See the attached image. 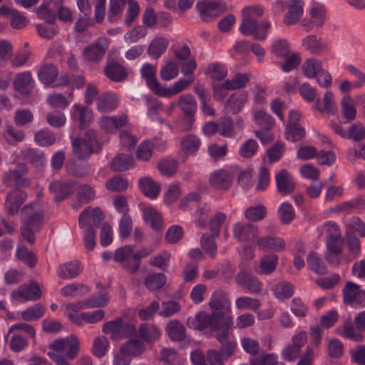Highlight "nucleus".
Instances as JSON below:
<instances>
[{
  "instance_id": "nucleus-1",
  "label": "nucleus",
  "mask_w": 365,
  "mask_h": 365,
  "mask_svg": "<svg viewBox=\"0 0 365 365\" xmlns=\"http://www.w3.org/2000/svg\"><path fill=\"white\" fill-rule=\"evenodd\" d=\"M232 324V317H225L223 312L210 314L200 312L195 316L188 317L187 320V324L190 329L200 331L210 329L212 331H218L215 337L222 344L218 351L225 359L234 354L237 346L236 342L228 340Z\"/></svg>"
},
{
  "instance_id": "nucleus-2",
  "label": "nucleus",
  "mask_w": 365,
  "mask_h": 365,
  "mask_svg": "<svg viewBox=\"0 0 365 365\" xmlns=\"http://www.w3.org/2000/svg\"><path fill=\"white\" fill-rule=\"evenodd\" d=\"M268 21H262L259 24L248 15H244L240 26V32L245 35H252L256 41H264L267 36V31L270 29Z\"/></svg>"
},
{
  "instance_id": "nucleus-3",
  "label": "nucleus",
  "mask_w": 365,
  "mask_h": 365,
  "mask_svg": "<svg viewBox=\"0 0 365 365\" xmlns=\"http://www.w3.org/2000/svg\"><path fill=\"white\" fill-rule=\"evenodd\" d=\"M73 153L78 158L89 157L95 152L98 145L96 133L93 130H88L83 138H71Z\"/></svg>"
},
{
  "instance_id": "nucleus-4",
  "label": "nucleus",
  "mask_w": 365,
  "mask_h": 365,
  "mask_svg": "<svg viewBox=\"0 0 365 365\" xmlns=\"http://www.w3.org/2000/svg\"><path fill=\"white\" fill-rule=\"evenodd\" d=\"M105 334H110L113 340H119L131 336L135 331V327L130 323H123L121 317L106 322L102 327Z\"/></svg>"
},
{
  "instance_id": "nucleus-5",
  "label": "nucleus",
  "mask_w": 365,
  "mask_h": 365,
  "mask_svg": "<svg viewBox=\"0 0 365 365\" xmlns=\"http://www.w3.org/2000/svg\"><path fill=\"white\" fill-rule=\"evenodd\" d=\"M44 213L43 209L37 204L26 205L21 209V220L22 224L41 230L43 226Z\"/></svg>"
},
{
  "instance_id": "nucleus-6",
  "label": "nucleus",
  "mask_w": 365,
  "mask_h": 365,
  "mask_svg": "<svg viewBox=\"0 0 365 365\" xmlns=\"http://www.w3.org/2000/svg\"><path fill=\"white\" fill-rule=\"evenodd\" d=\"M42 296L38 284L31 280L29 284H23L11 293V298L19 302L36 301Z\"/></svg>"
},
{
  "instance_id": "nucleus-7",
  "label": "nucleus",
  "mask_w": 365,
  "mask_h": 365,
  "mask_svg": "<svg viewBox=\"0 0 365 365\" xmlns=\"http://www.w3.org/2000/svg\"><path fill=\"white\" fill-rule=\"evenodd\" d=\"M27 173V165L24 163H19L14 170H10L4 174L3 182L8 187H11L14 184L18 188L29 187L30 180L25 177Z\"/></svg>"
},
{
  "instance_id": "nucleus-8",
  "label": "nucleus",
  "mask_w": 365,
  "mask_h": 365,
  "mask_svg": "<svg viewBox=\"0 0 365 365\" xmlns=\"http://www.w3.org/2000/svg\"><path fill=\"white\" fill-rule=\"evenodd\" d=\"M50 348L58 352L66 351V356L69 359H74L80 349V342L77 336L71 334L66 338L56 339L49 345Z\"/></svg>"
},
{
  "instance_id": "nucleus-9",
  "label": "nucleus",
  "mask_w": 365,
  "mask_h": 365,
  "mask_svg": "<svg viewBox=\"0 0 365 365\" xmlns=\"http://www.w3.org/2000/svg\"><path fill=\"white\" fill-rule=\"evenodd\" d=\"M197 9L200 12L201 19L204 21H210L225 11L226 4L220 1H202L197 4Z\"/></svg>"
},
{
  "instance_id": "nucleus-10",
  "label": "nucleus",
  "mask_w": 365,
  "mask_h": 365,
  "mask_svg": "<svg viewBox=\"0 0 365 365\" xmlns=\"http://www.w3.org/2000/svg\"><path fill=\"white\" fill-rule=\"evenodd\" d=\"M105 75L112 81L123 82L128 78L126 69L119 63L118 60L109 52L107 64L104 68Z\"/></svg>"
},
{
  "instance_id": "nucleus-11",
  "label": "nucleus",
  "mask_w": 365,
  "mask_h": 365,
  "mask_svg": "<svg viewBox=\"0 0 365 365\" xmlns=\"http://www.w3.org/2000/svg\"><path fill=\"white\" fill-rule=\"evenodd\" d=\"M76 182L73 180L55 181L50 184L49 190L55 195V202H61L68 198L75 191Z\"/></svg>"
},
{
  "instance_id": "nucleus-12",
  "label": "nucleus",
  "mask_w": 365,
  "mask_h": 365,
  "mask_svg": "<svg viewBox=\"0 0 365 365\" xmlns=\"http://www.w3.org/2000/svg\"><path fill=\"white\" fill-rule=\"evenodd\" d=\"M235 280L238 285L247 289L250 293L258 294L262 291V283L245 268H242L236 274Z\"/></svg>"
},
{
  "instance_id": "nucleus-13",
  "label": "nucleus",
  "mask_w": 365,
  "mask_h": 365,
  "mask_svg": "<svg viewBox=\"0 0 365 365\" xmlns=\"http://www.w3.org/2000/svg\"><path fill=\"white\" fill-rule=\"evenodd\" d=\"M343 295L344 303H356L361 307H365V290H361L357 284L347 282L343 289Z\"/></svg>"
},
{
  "instance_id": "nucleus-14",
  "label": "nucleus",
  "mask_w": 365,
  "mask_h": 365,
  "mask_svg": "<svg viewBox=\"0 0 365 365\" xmlns=\"http://www.w3.org/2000/svg\"><path fill=\"white\" fill-rule=\"evenodd\" d=\"M27 198L26 193L19 188L11 190L6 195L5 208L11 216L16 215Z\"/></svg>"
},
{
  "instance_id": "nucleus-15",
  "label": "nucleus",
  "mask_w": 365,
  "mask_h": 365,
  "mask_svg": "<svg viewBox=\"0 0 365 365\" xmlns=\"http://www.w3.org/2000/svg\"><path fill=\"white\" fill-rule=\"evenodd\" d=\"M155 73V66L149 63L143 65L140 69L141 76L145 79L148 87L153 93L160 96V94H163V93L165 91L164 90V87L161 86L158 81Z\"/></svg>"
},
{
  "instance_id": "nucleus-16",
  "label": "nucleus",
  "mask_w": 365,
  "mask_h": 365,
  "mask_svg": "<svg viewBox=\"0 0 365 365\" xmlns=\"http://www.w3.org/2000/svg\"><path fill=\"white\" fill-rule=\"evenodd\" d=\"M257 227L250 223H237L233 229L234 236L242 242L254 240L257 237Z\"/></svg>"
},
{
  "instance_id": "nucleus-17",
  "label": "nucleus",
  "mask_w": 365,
  "mask_h": 365,
  "mask_svg": "<svg viewBox=\"0 0 365 365\" xmlns=\"http://www.w3.org/2000/svg\"><path fill=\"white\" fill-rule=\"evenodd\" d=\"M14 88L23 96L31 94L34 87V81L29 71L18 73L13 82Z\"/></svg>"
},
{
  "instance_id": "nucleus-18",
  "label": "nucleus",
  "mask_w": 365,
  "mask_h": 365,
  "mask_svg": "<svg viewBox=\"0 0 365 365\" xmlns=\"http://www.w3.org/2000/svg\"><path fill=\"white\" fill-rule=\"evenodd\" d=\"M108 48V41L106 38H100L95 44L87 46L83 51L84 57L91 61H98L104 56Z\"/></svg>"
},
{
  "instance_id": "nucleus-19",
  "label": "nucleus",
  "mask_w": 365,
  "mask_h": 365,
  "mask_svg": "<svg viewBox=\"0 0 365 365\" xmlns=\"http://www.w3.org/2000/svg\"><path fill=\"white\" fill-rule=\"evenodd\" d=\"M303 0H288V11L284 18V23L290 26L297 23L303 16Z\"/></svg>"
},
{
  "instance_id": "nucleus-20",
  "label": "nucleus",
  "mask_w": 365,
  "mask_h": 365,
  "mask_svg": "<svg viewBox=\"0 0 365 365\" xmlns=\"http://www.w3.org/2000/svg\"><path fill=\"white\" fill-rule=\"evenodd\" d=\"M277 187L279 192L283 195L292 193L295 188V183L290 173L285 169L281 170L275 175Z\"/></svg>"
},
{
  "instance_id": "nucleus-21",
  "label": "nucleus",
  "mask_w": 365,
  "mask_h": 365,
  "mask_svg": "<svg viewBox=\"0 0 365 365\" xmlns=\"http://www.w3.org/2000/svg\"><path fill=\"white\" fill-rule=\"evenodd\" d=\"M209 305L213 310L211 314L223 312L225 317L228 316L225 314V312L230 309V302L225 292L222 290L215 291L210 299Z\"/></svg>"
},
{
  "instance_id": "nucleus-22",
  "label": "nucleus",
  "mask_w": 365,
  "mask_h": 365,
  "mask_svg": "<svg viewBox=\"0 0 365 365\" xmlns=\"http://www.w3.org/2000/svg\"><path fill=\"white\" fill-rule=\"evenodd\" d=\"M210 183L217 189L227 190L232 182V177L223 169L214 171L210 177Z\"/></svg>"
},
{
  "instance_id": "nucleus-23",
  "label": "nucleus",
  "mask_w": 365,
  "mask_h": 365,
  "mask_svg": "<svg viewBox=\"0 0 365 365\" xmlns=\"http://www.w3.org/2000/svg\"><path fill=\"white\" fill-rule=\"evenodd\" d=\"M258 247L263 250L281 252L285 248V242L280 237L264 236L257 241Z\"/></svg>"
},
{
  "instance_id": "nucleus-24",
  "label": "nucleus",
  "mask_w": 365,
  "mask_h": 365,
  "mask_svg": "<svg viewBox=\"0 0 365 365\" xmlns=\"http://www.w3.org/2000/svg\"><path fill=\"white\" fill-rule=\"evenodd\" d=\"M73 120L79 121L78 128L80 129L86 128L93 119V112L87 107L76 104L74 111L72 114Z\"/></svg>"
},
{
  "instance_id": "nucleus-25",
  "label": "nucleus",
  "mask_w": 365,
  "mask_h": 365,
  "mask_svg": "<svg viewBox=\"0 0 365 365\" xmlns=\"http://www.w3.org/2000/svg\"><path fill=\"white\" fill-rule=\"evenodd\" d=\"M22 157L36 168H41L46 162L44 153L37 148H29L23 150Z\"/></svg>"
},
{
  "instance_id": "nucleus-26",
  "label": "nucleus",
  "mask_w": 365,
  "mask_h": 365,
  "mask_svg": "<svg viewBox=\"0 0 365 365\" xmlns=\"http://www.w3.org/2000/svg\"><path fill=\"white\" fill-rule=\"evenodd\" d=\"M96 191L95 190L87 184H83L79 186L76 197L78 202L73 205L74 209L80 208L83 205L89 203L92 200L95 198Z\"/></svg>"
},
{
  "instance_id": "nucleus-27",
  "label": "nucleus",
  "mask_w": 365,
  "mask_h": 365,
  "mask_svg": "<svg viewBox=\"0 0 365 365\" xmlns=\"http://www.w3.org/2000/svg\"><path fill=\"white\" fill-rule=\"evenodd\" d=\"M126 116H104L100 120L101 128L106 132H113L114 130L125 125Z\"/></svg>"
},
{
  "instance_id": "nucleus-28",
  "label": "nucleus",
  "mask_w": 365,
  "mask_h": 365,
  "mask_svg": "<svg viewBox=\"0 0 365 365\" xmlns=\"http://www.w3.org/2000/svg\"><path fill=\"white\" fill-rule=\"evenodd\" d=\"M143 219L155 231H160L163 227V219L160 214L153 207H145L143 210Z\"/></svg>"
},
{
  "instance_id": "nucleus-29",
  "label": "nucleus",
  "mask_w": 365,
  "mask_h": 365,
  "mask_svg": "<svg viewBox=\"0 0 365 365\" xmlns=\"http://www.w3.org/2000/svg\"><path fill=\"white\" fill-rule=\"evenodd\" d=\"M145 350L143 343L138 339H130L124 343L120 351L127 356H138Z\"/></svg>"
},
{
  "instance_id": "nucleus-30",
  "label": "nucleus",
  "mask_w": 365,
  "mask_h": 365,
  "mask_svg": "<svg viewBox=\"0 0 365 365\" xmlns=\"http://www.w3.org/2000/svg\"><path fill=\"white\" fill-rule=\"evenodd\" d=\"M139 186L143 193L151 199L156 198L160 191V186L150 177L141 178Z\"/></svg>"
},
{
  "instance_id": "nucleus-31",
  "label": "nucleus",
  "mask_w": 365,
  "mask_h": 365,
  "mask_svg": "<svg viewBox=\"0 0 365 365\" xmlns=\"http://www.w3.org/2000/svg\"><path fill=\"white\" fill-rule=\"evenodd\" d=\"M201 144L200 139L193 134H188L181 139V148L186 155H194Z\"/></svg>"
},
{
  "instance_id": "nucleus-32",
  "label": "nucleus",
  "mask_w": 365,
  "mask_h": 365,
  "mask_svg": "<svg viewBox=\"0 0 365 365\" xmlns=\"http://www.w3.org/2000/svg\"><path fill=\"white\" fill-rule=\"evenodd\" d=\"M58 75L57 68L53 64H45L42 66L38 72L39 80L44 84H51L57 78Z\"/></svg>"
},
{
  "instance_id": "nucleus-33",
  "label": "nucleus",
  "mask_w": 365,
  "mask_h": 365,
  "mask_svg": "<svg viewBox=\"0 0 365 365\" xmlns=\"http://www.w3.org/2000/svg\"><path fill=\"white\" fill-rule=\"evenodd\" d=\"M167 277L163 273H153L148 274L144 280L145 287L150 291H157L165 286Z\"/></svg>"
},
{
  "instance_id": "nucleus-34",
  "label": "nucleus",
  "mask_w": 365,
  "mask_h": 365,
  "mask_svg": "<svg viewBox=\"0 0 365 365\" xmlns=\"http://www.w3.org/2000/svg\"><path fill=\"white\" fill-rule=\"evenodd\" d=\"M118 105V99L115 94L107 93L101 95L97 100L98 110L101 112H110L114 110Z\"/></svg>"
},
{
  "instance_id": "nucleus-35",
  "label": "nucleus",
  "mask_w": 365,
  "mask_h": 365,
  "mask_svg": "<svg viewBox=\"0 0 365 365\" xmlns=\"http://www.w3.org/2000/svg\"><path fill=\"white\" fill-rule=\"evenodd\" d=\"M170 339L173 341H180L185 338V329L178 320H172L166 327Z\"/></svg>"
},
{
  "instance_id": "nucleus-36",
  "label": "nucleus",
  "mask_w": 365,
  "mask_h": 365,
  "mask_svg": "<svg viewBox=\"0 0 365 365\" xmlns=\"http://www.w3.org/2000/svg\"><path fill=\"white\" fill-rule=\"evenodd\" d=\"M169 45L168 41L160 37L151 41L148 48V53L154 58H158L167 49Z\"/></svg>"
},
{
  "instance_id": "nucleus-37",
  "label": "nucleus",
  "mask_w": 365,
  "mask_h": 365,
  "mask_svg": "<svg viewBox=\"0 0 365 365\" xmlns=\"http://www.w3.org/2000/svg\"><path fill=\"white\" fill-rule=\"evenodd\" d=\"M178 106L185 115H195L197 110V103L192 95H182L178 98Z\"/></svg>"
},
{
  "instance_id": "nucleus-38",
  "label": "nucleus",
  "mask_w": 365,
  "mask_h": 365,
  "mask_svg": "<svg viewBox=\"0 0 365 365\" xmlns=\"http://www.w3.org/2000/svg\"><path fill=\"white\" fill-rule=\"evenodd\" d=\"M278 263V257L274 254H269L263 256L259 261L260 274H269L273 272Z\"/></svg>"
},
{
  "instance_id": "nucleus-39",
  "label": "nucleus",
  "mask_w": 365,
  "mask_h": 365,
  "mask_svg": "<svg viewBox=\"0 0 365 365\" xmlns=\"http://www.w3.org/2000/svg\"><path fill=\"white\" fill-rule=\"evenodd\" d=\"M125 4V0H110L108 19L110 22L116 21L120 18Z\"/></svg>"
},
{
  "instance_id": "nucleus-40",
  "label": "nucleus",
  "mask_w": 365,
  "mask_h": 365,
  "mask_svg": "<svg viewBox=\"0 0 365 365\" xmlns=\"http://www.w3.org/2000/svg\"><path fill=\"white\" fill-rule=\"evenodd\" d=\"M133 164V158L130 155L119 154L113 158L110 168L113 171L122 172L129 169Z\"/></svg>"
},
{
  "instance_id": "nucleus-41",
  "label": "nucleus",
  "mask_w": 365,
  "mask_h": 365,
  "mask_svg": "<svg viewBox=\"0 0 365 365\" xmlns=\"http://www.w3.org/2000/svg\"><path fill=\"white\" fill-rule=\"evenodd\" d=\"M81 273L80 264L77 262L65 263L60 266L58 276L62 279H70L77 277Z\"/></svg>"
},
{
  "instance_id": "nucleus-42",
  "label": "nucleus",
  "mask_w": 365,
  "mask_h": 365,
  "mask_svg": "<svg viewBox=\"0 0 365 365\" xmlns=\"http://www.w3.org/2000/svg\"><path fill=\"white\" fill-rule=\"evenodd\" d=\"M138 334L141 339L148 342H151L160 336V331L155 326L150 324H143L138 329Z\"/></svg>"
},
{
  "instance_id": "nucleus-43",
  "label": "nucleus",
  "mask_w": 365,
  "mask_h": 365,
  "mask_svg": "<svg viewBox=\"0 0 365 365\" xmlns=\"http://www.w3.org/2000/svg\"><path fill=\"white\" fill-rule=\"evenodd\" d=\"M254 120L262 130H270L274 125V118L262 110L255 113Z\"/></svg>"
},
{
  "instance_id": "nucleus-44",
  "label": "nucleus",
  "mask_w": 365,
  "mask_h": 365,
  "mask_svg": "<svg viewBox=\"0 0 365 365\" xmlns=\"http://www.w3.org/2000/svg\"><path fill=\"white\" fill-rule=\"evenodd\" d=\"M307 264L309 267L316 274H325L327 272L325 264L314 252L309 253L307 256Z\"/></svg>"
},
{
  "instance_id": "nucleus-45",
  "label": "nucleus",
  "mask_w": 365,
  "mask_h": 365,
  "mask_svg": "<svg viewBox=\"0 0 365 365\" xmlns=\"http://www.w3.org/2000/svg\"><path fill=\"white\" fill-rule=\"evenodd\" d=\"M44 306L41 303H37L22 312L21 318L27 322L36 321L40 319L44 314Z\"/></svg>"
},
{
  "instance_id": "nucleus-46",
  "label": "nucleus",
  "mask_w": 365,
  "mask_h": 365,
  "mask_svg": "<svg viewBox=\"0 0 365 365\" xmlns=\"http://www.w3.org/2000/svg\"><path fill=\"white\" fill-rule=\"evenodd\" d=\"M322 68V62L314 58L307 59L302 67L303 73L308 78H315Z\"/></svg>"
},
{
  "instance_id": "nucleus-47",
  "label": "nucleus",
  "mask_w": 365,
  "mask_h": 365,
  "mask_svg": "<svg viewBox=\"0 0 365 365\" xmlns=\"http://www.w3.org/2000/svg\"><path fill=\"white\" fill-rule=\"evenodd\" d=\"M341 111L346 118L345 123L351 122L356 118V110L349 96H346L343 98L341 101Z\"/></svg>"
},
{
  "instance_id": "nucleus-48",
  "label": "nucleus",
  "mask_w": 365,
  "mask_h": 365,
  "mask_svg": "<svg viewBox=\"0 0 365 365\" xmlns=\"http://www.w3.org/2000/svg\"><path fill=\"white\" fill-rule=\"evenodd\" d=\"M250 78V73H236L230 81H225V86L229 89L236 90L245 87Z\"/></svg>"
},
{
  "instance_id": "nucleus-49",
  "label": "nucleus",
  "mask_w": 365,
  "mask_h": 365,
  "mask_svg": "<svg viewBox=\"0 0 365 365\" xmlns=\"http://www.w3.org/2000/svg\"><path fill=\"white\" fill-rule=\"evenodd\" d=\"M303 46L307 50L314 54L321 53L325 48L322 42L317 39L316 36L310 35L307 36L302 41Z\"/></svg>"
},
{
  "instance_id": "nucleus-50",
  "label": "nucleus",
  "mask_w": 365,
  "mask_h": 365,
  "mask_svg": "<svg viewBox=\"0 0 365 365\" xmlns=\"http://www.w3.org/2000/svg\"><path fill=\"white\" fill-rule=\"evenodd\" d=\"M344 240L340 234H329L327 240L329 252L339 255L342 252Z\"/></svg>"
},
{
  "instance_id": "nucleus-51",
  "label": "nucleus",
  "mask_w": 365,
  "mask_h": 365,
  "mask_svg": "<svg viewBox=\"0 0 365 365\" xmlns=\"http://www.w3.org/2000/svg\"><path fill=\"white\" fill-rule=\"evenodd\" d=\"M306 131L304 128L300 125H287L285 131V138L291 142H297L303 139Z\"/></svg>"
},
{
  "instance_id": "nucleus-52",
  "label": "nucleus",
  "mask_w": 365,
  "mask_h": 365,
  "mask_svg": "<svg viewBox=\"0 0 365 365\" xmlns=\"http://www.w3.org/2000/svg\"><path fill=\"white\" fill-rule=\"evenodd\" d=\"M215 235H208L205 234L202 236L200 240V245L202 248L206 252V253L211 257H215L217 252V244L215 242Z\"/></svg>"
},
{
  "instance_id": "nucleus-53",
  "label": "nucleus",
  "mask_w": 365,
  "mask_h": 365,
  "mask_svg": "<svg viewBox=\"0 0 365 365\" xmlns=\"http://www.w3.org/2000/svg\"><path fill=\"white\" fill-rule=\"evenodd\" d=\"M194 81L195 77H190L187 79H180L177 81L173 87L169 88H164V90L165 91L163 93L164 94H160V96H170L177 94L192 83Z\"/></svg>"
},
{
  "instance_id": "nucleus-54",
  "label": "nucleus",
  "mask_w": 365,
  "mask_h": 365,
  "mask_svg": "<svg viewBox=\"0 0 365 365\" xmlns=\"http://www.w3.org/2000/svg\"><path fill=\"white\" fill-rule=\"evenodd\" d=\"M271 52L279 57L285 58L289 53V43L286 39L274 40L271 45Z\"/></svg>"
},
{
  "instance_id": "nucleus-55",
  "label": "nucleus",
  "mask_w": 365,
  "mask_h": 365,
  "mask_svg": "<svg viewBox=\"0 0 365 365\" xmlns=\"http://www.w3.org/2000/svg\"><path fill=\"white\" fill-rule=\"evenodd\" d=\"M235 304L239 309H251L257 311L261 306L259 300L249 297H240L236 299Z\"/></svg>"
},
{
  "instance_id": "nucleus-56",
  "label": "nucleus",
  "mask_w": 365,
  "mask_h": 365,
  "mask_svg": "<svg viewBox=\"0 0 365 365\" xmlns=\"http://www.w3.org/2000/svg\"><path fill=\"white\" fill-rule=\"evenodd\" d=\"M38 34L43 38L52 39L58 34V28L54 23H44L36 26Z\"/></svg>"
},
{
  "instance_id": "nucleus-57",
  "label": "nucleus",
  "mask_w": 365,
  "mask_h": 365,
  "mask_svg": "<svg viewBox=\"0 0 365 365\" xmlns=\"http://www.w3.org/2000/svg\"><path fill=\"white\" fill-rule=\"evenodd\" d=\"M154 145L149 140L142 142L137 148L136 158L142 161H148L152 156Z\"/></svg>"
},
{
  "instance_id": "nucleus-58",
  "label": "nucleus",
  "mask_w": 365,
  "mask_h": 365,
  "mask_svg": "<svg viewBox=\"0 0 365 365\" xmlns=\"http://www.w3.org/2000/svg\"><path fill=\"white\" fill-rule=\"evenodd\" d=\"M293 285L289 282H282L278 283L274 288V295L280 300L289 299L293 295Z\"/></svg>"
},
{
  "instance_id": "nucleus-59",
  "label": "nucleus",
  "mask_w": 365,
  "mask_h": 365,
  "mask_svg": "<svg viewBox=\"0 0 365 365\" xmlns=\"http://www.w3.org/2000/svg\"><path fill=\"white\" fill-rule=\"evenodd\" d=\"M47 123L55 128H60L66 124V118L61 111H51L46 115Z\"/></svg>"
},
{
  "instance_id": "nucleus-60",
  "label": "nucleus",
  "mask_w": 365,
  "mask_h": 365,
  "mask_svg": "<svg viewBox=\"0 0 365 365\" xmlns=\"http://www.w3.org/2000/svg\"><path fill=\"white\" fill-rule=\"evenodd\" d=\"M205 73L211 78L220 81L227 76V69L222 64L215 63L208 65Z\"/></svg>"
},
{
  "instance_id": "nucleus-61",
  "label": "nucleus",
  "mask_w": 365,
  "mask_h": 365,
  "mask_svg": "<svg viewBox=\"0 0 365 365\" xmlns=\"http://www.w3.org/2000/svg\"><path fill=\"white\" fill-rule=\"evenodd\" d=\"M128 181L120 176H115L107 180L106 187L111 192H123L128 188Z\"/></svg>"
},
{
  "instance_id": "nucleus-62",
  "label": "nucleus",
  "mask_w": 365,
  "mask_h": 365,
  "mask_svg": "<svg viewBox=\"0 0 365 365\" xmlns=\"http://www.w3.org/2000/svg\"><path fill=\"white\" fill-rule=\"evenodd\" d=\"M109 346V341L105 336H97L94 339L92 353L98 358L103 356Z\"/></svg>"
},
{
  "instance_id": "nucleus-63",
  "label": "nucleus",
  "mask_w": 365,
  "mask_h": 365,
  "mask_svg": "<svg viewBox=\"0 0 365 365\" xmlns=\"http://www.w3.org/2000/svg\"><path fill=\"white\" fill-rule=\"evenodd\" d=\"M278 214L283 224L290 223L295 217L293 207L288 202H283L279 207Z\"/></svg>"
},
{
  "instance_id": "nucleus-64",
  "label": "nucleus",
  "mask_w": 365,
  "mask_h": 365,
  "mask_svg": "<svg viewBox=\"0 0 365 365\" xmlns=\"http://www.w3.org/2000/svg\"><path fill=\"white\" fill-rule=\"evenodd\" d=\"M35 140L41 146H49L55 143V135L48 129H43L35 134Z\"/></svg>"
}]
</instances>
